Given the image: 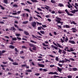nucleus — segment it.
<instances>
[{
	"instance_id": "1",
	"label": "nucleus",
	"mask_w": 78,
	"mask_h": 78,
	"mask_svg": "<svg viewBox=\"0 0 78 78\" xmlns=\"http://www.w3.org/2000/svg\"><path fill=\"white\" fill-rule=\"evenodd\" d=\"M45 6H46V7H41V8L42 9H43V10H45V8L46 10H47V11H48V9L50 8V7L47 5H45Z\"/></svg>"
},
{
	"instance_id": "2",
	"label": "nucleus",
	"mask_w": 78,
	"mask_h": 78,
	"mask_svg": "<svg viewBox=\"0 0 78 78\" xmlns=\"http://www.w3.org/2000/svg\"><path fill=\"white\" fill-rule=\"evenodd\" d=\"M55 21L56 22H57V23H58L60 21H62V19L59 17H58L57 16L56 17Z\"/></svg>"
},
{
	"instance_id": "3",
	"label": "nucleus",
	"mask_w": 78,
	"mask_h": 78,
	"mask_svg": "<svg viewBox=\"0 0 78 78\" xmlns=\"http://www.w3.org/2000/svg\"><path fill=\"white\" fill-rule=\"evenodd\" d=\"M48 74L49 75H50V74H55L56 75H58V73L56 71H55L54 72H50L49 73H48Z\"/></svg>"
},
{
	"instance_id": "4",
	"label": "nucleus",
	"mask_w": 78,
	"mask_h": 78,
	"mask_svg": "<svg viewBox=\"0 0 78 78\" xmlns=\"http://www.w3.org/2000/svg\"><path fill=\"white\" fill-rule=\"evenodd\" d=\"M62 39H63L62 40V39L61 38L60 39V40L61 41V42L62 43H64V41H65V37L63 36L62 37Z\"/></svg>"
},
{
	"instance_id": "5",
	"label": "nucleus",
	"mask_w": 78,
	"mask_h": 78,
	"mask_svg": "<svg viewBox=\"0 0 78 78\" xmlns=\"http://www.w3.org/2000/svg\"><path fill=\"white\" fill-rule=\"evenodd\" d=\"M32 25L33 27L34 28V27H35L36 25V23L35 22H32Z\"/></svg>"
},
{
	"instance_id": "6",
	"label": "nucleus",
	"mask_w": 78,
	"mask_h": 78,
	"mask_svg": "<svg viewBox=\"0 0 78 78\" xmlns=\"http://www.w3.org/2000/svg\"><path fill=\"white\" fill-rule=\"evenodd\" d=\"M68 43H71L73 44H76L74 41L73 40H69Z\"/></svg>"
},
{
	"instance_id": "7",
	"label": "nucleus",
	"mask_w": 78,
	"mask_h": 78,
	"mask_svg": "<svg viewBox=\"0 0 78 78\" xmlns=\"http://www.w3.org/2000/svg\"><path fill=\"white\" fill-rule=\"evenodd\" d=\"M72 30H73V33H76V31H77V30L75 28H72Z\"/></svg>"
},
{
	"instance_id": "8",
	"label": "nucleus",
	"mask_w": 78,
	"mask_h": 78,
	"mask_svg": "<svg viewBox=\"0 0 78 78\" xmlns=\"http://www.w3.org/2000/svg\"><path fill=\"white\" fill-rule=\"evenodd\" d=\"M70 50H69V49H67V51H69V52H70L71 51H74V50L73 48H70Z\"/></svg>"
},
{
	"instance_id": "9",
	"label": "nucleus",
	"mask_w": 78,
	"mask_h": 78,
	"mask_svg": "<svg viewBox=\"0 0 78 78\" xmlns=\"http://www.w3.org/2000/svg\"><path fill=\"white\" fill-rule=\"evenodd\" d=\"M57 69L58 70V71L59 72H61V71L62 70V68H59V67H57Z\"/></svg>"
},
{
	"instance_id": "10",
	"label": "nucleus",
	"mask_w": 78,
	"mask_h": 78,
	"mask_svg": "<svg viewBox=\"0 0 78 78\" xmlns=\"http://www.w3.org/2000/svg\"><path fill=\"white\" fill-rule=\"evenodd\" d=\"M10 30H12V31H13V32H15V31H16V29L15 28L12 27H11V29H9Z\"/></svg>"
},
{
	"instance_id": "11",
	"label": "nucleus",
	"mask_w": 78,
	"mask_h": 78,
	"mask_svg": "<svg viewBox=\"0 0 78 78\" xmlns=\"http://www.w3.org/2000/svg\"><path fill=\"white\" fill-rule=\"evenodd\" d=\"M57 44L58 46H56V47H59V48H63V47H62V46H61V45L60 44H58L57 43Z\"/></svg>"
},
{
	"instance_id": "12",
	"label": "nucleus",
	"mask_w": 78,
	"mask_h": 78,
	"mask_svg": "<svg viewBox=\"0 0 78 78\" xmlns=\"http://www.w3.org/2000/svg\"><path fill=\"white\" fill-rule=\"evenodd\" d=\"M32 37H33V38H34V39H38L37 37H38V38H39V37L37 35H36L37 37H36V36H35L34 35H32Z\"/></svg>"
},
{
	"instance_id": "13",
	"label": "nucleus",
	"mask_w": 78,
	"mask_h": 78,
	"mask_svg": "<svg viewBox=\"0 0 78 78\" xmlns=\"http://www.w3.org/2000/svg\"><path fill=\"white\" fill-rule=\"evenodd\" d=\"M44 67H45V65H44L40 64H39V67L44 68Z\"/></svg>"
},
{
	"instance_id": "14",
	"label": "nucleus",
	"mask_w": 78,
	"mask_h": 78,
	"mask_svg": "<svg viewBox=\"0 0 78 78\" xmlns=\"http://www.w3.org/2000/svg\"><path fill=\"white\" fill-rule=\"evenodd\" d=\"M65 42L66 43L68 42V41H69L68 37L67 36H66V38H65Z\"/></svg>"
},
{
	"instance_id": "15",
	"label": "nucleus",
	"mask_w": 78,
	"mask_h": 78,
	"mask_svg": "<svg viewBox=\"0 0 78 78\" xmlns=\"http://www.w3.org/2000/svg\"><path fill=\"white\" fill-rule=\"evenodd\" d=\"M68 4L69 5H67V6L68 8H70V6H71V4H70L69 2H68Z\"/></svg>"
},
{
	"instance_id": "16",
	"label": "nucleus",
	"mask_w": 78,
	"mask_h": 78,
	"mask_svg": "<svg viewBox=\"0 0 78 78\" xmlns=\"http://www.w3.org/2000/svg\"><path fill=\"white\" fill-rule=\"evenodd\" d=\"M9 48H12V49H14V48H15V47L12 45H10L9 46Z\"/></svg>"
},
{
	"instance_id": "17",
	"label": "nucleus",
	"mask_w": 78,
	"mask_h": 78,
	"mask_svg": "<svg viewBox=\"0 0 78 78\" xmlns=\"http://www.w3.org/2000/svg\"><path fill=\"white\" fill-rule=\"evenodd\" d=\"M77 70V69L76 67L73 68L72 71H75Z\"/></svg>"
},
{
	"instance_id": "18",
	"label": "nucleus",
	"mask_w": 78,
	"mask_h": 78,
	"mask_svg": "<svg viewBox=\"0 0 78 78\" xmlns=\"http://www.w3.org/2000/svg\"><path fill=\"white\" fill-rule=\"evenodd\" d=\"M3 3H5L6 4H8V0H4Z\"/></svg>"
},
{
	"instance_id": "19",
	"label": "nucleus",
	"mask_w": 78,
	"mask_h": 78,
	"mask_svg": "<svg viewBox=\"0 0 78 78\" xmlns=\"http://www.w3.org/2000/svg\"><path fill=\"white\" fill-rule=\"evenodd\" d=\"M32 49L33 50H34L35 51H36V47L34 45L33 47V48H32Z\"/></svg>"
},
{
	"instance_id": "20",
	"label": "nucleus",
	"mask_w": 78,
	"mask_h": 78,
	"mask_svg": "<svg viewBox=\"0 0 78 78\" xmlns=\"http://www.w3.org/2000/svg\"><path fill=\"white\" fill-rule=\"evenodd\" d=\"M59 6L60 7H64V5L62 3H59Z\"/></svg>"
},
{
	"instance_id": "21",
	"label": "nucleus",
	"mask_w": 78,
	"mask_h": 78,
	"mask_svg": "<svg viewBox=\"0 0 78 78\" xmlns=\"http://www.w3.org/2000/svg\"><path fill=\"white\" fill-rule=\"evenodd\" d=\"M40 32L42 34H45V32L44 31L41 30V31H40Z\"/></svg>"
},
{
	"instance_id": "22",
	"label": "nucleus",
	"mask_w": 78,
	"mask_h": 78,
	"mask_svg": "<svg viewBox=\"0 0 78 78\" xmlns=\"http://www.w3.org/2000/svg\"><path fill=\"white\" fill-rule=\"evenodd\" d=\"M28 22V21H26L24 22H23V24H27V23Z\"/></svg>"
},
{
	"instance_id": "23",
	"label": "nucleus",
	"mask_w": 78,
	"mask_h": 78,
	"mask_svg": "<svg viewBox=\"0 0 78 78\" xmlns=\"http://www.w3.org/2000/svg\"><path fill=\"white\" fill-rule=\"evenodd\" d=\"M65 62H70V60H68V59H67V58H65Z\"/></svg>"
},
{
	"instance_id": "24",
	"label": "nucleus",
	"mask_w": 78,
	"mask_h": 78,
	"mask_svg": "<svg viewBox=\"0 0 78 78\" xmlns=\"http://www.w3.org/2000/svg\"><path fill=\"white\" fill-rule=\"evenodd\" d=\"M51 2L53 4H55L56 3V2L55 1L53 0H51Z\"/></svg>"
},
{
	"instance_id": "25",
	"label": "nucleus",
	"mask_w": 78,
	"mask_h": 78,
	"mask_svg": "<svg viewBox=\"0 0 78 78\" xmlns=\"http://www.w3.org/2000/svg\"><path fill=\"white\" fill-rule=\"evenodd\" d=\"M29 44L30 47H34V45L32 44H31V43Z\"/></svg>"
},
{
	"instance_id": "26",
	"label": "nucleus",
	"mask_w": 78,
	"mask_h": 78,
	"mask_svg": "<svg viewBox=\"0 0 78 78\" xmlns=\"http://www.w3.org/2000/svg\"><path fill=\"white\" fill-rule=\"evenodd\" d=\"M30 42H32V43H34L35 44H37V42H35L34 41H32V40H30Z\"/></svg>"
},
{
	"instance_id": "27",
	"label": "nucleus",
	"mask_w": 78,
	"mask_h": 78,
	"mask_svg": "<svg viewBox=\"0 0 78 78\" xmlns=\"http://www.w3.org/2000/svg\"><path fill=\"white\" fill-rule=\"evenodd\" d=\"M12 64L13 65H14V66H16V65H18V63L17 62H13L12 63Z\"/></svg>"
},
{
	"instance_id": "28",
	"label": "nucleus",
	"mask_w": 78,
	"mask_h": 78,
	"mask_svg": "<svg viewBox=\"0 0 78 78\" xmlns=\"http://www.w3.org/2000/svg\"><path fill=\"white\" fill-rule=\"evenodd\" d=\"M65 62V61L64 60H62V61L60 60L59 61V63H63Z\"/></svg>"
},
{
	"instance_id": "29",
	"label": "nucleus",
	"mask_w": 78,
	"mask_h": 78,
	"mask_svg": "<svg viewBox=\"0 0 78 78\" xmlns=\"http://www.w3.org/2000/svg\"><path fill=\"white\" fill-rule=\"evenodd\" d=\"M24 10L25 11H27L28 12H30V11L29 9H24Z\"/></svg>"
},
{
	"instance_id": "30",
	"label": "nucleus",
	"mask_w": 78,
	"mask_h": 78,
	"mask_svg": "<svg viewBox=\"0 0 78 78\" xmlns=\"http://www.w3.org/2000/svg\"><path fill=\"white\" fill-rule=\"evenodd\" d=\"M63 23V22H61L60 21L59 22H57L56 24H55V25H56V24H58V23H60L61 24H62Z\"/></svg>"
},
{
	"instance_id": "31",
	"label": "nucleus",
	"mask_w": 78,
	"mask_h": 78,
	"mask_svg": "<svg viewBox=\"0 0 78 78\" xmlns=\"http://www.w3.org/2000/svg\"><path fill=\"white\" fill-rule=\"evenodd\" d=\"M70 12H72V13L74 14L75 13V10L74 9V10H73L70 11Z\"/></svg>"
},
{
	"instance_id": "32",
	"label": "nucleus",
	"mask_w": 78,
	"mask_h": 78,
	"mask_svg": "<svg viewBox=\"0 0 78 78\" xmlns=\"http://www.w3.org/2000/svg\"><path fill=\"white\" fill-rule=\"evenodd\" d=\"M65 27L66 28H70L69 26V25H66Z\"/></svg>"
},
{
	"instance_id": "33",
	"label": "nucleus",
	"mask_w": 78,
	"mask_h": 78,
	"mask_svg": "<svg viewBox=\"0 0 78 78\" xmlns=\"http://www.w3.org/2000/svg\"><path fill=\"white\" fill-rule=\"evenodd\" d=\"M43 72H46L48 71V70L47 69H43Z\"/></svg>"
},
{
	"instance_id": "34",
	"label": "nucleus",
	"mask_w": 78,
	"mask_h": 78,
	"mask_svg": "<svg viewBox=\"0 0 78 78\" xmlns=\"http://www.w3.org/2000/svg\"><path fill=\"white\" fill-rule=\"evenodd\" d=\"M69 59L70 60H72V61H75V60L73 58H70Z\"/></svg>"
},
{
	"instance_id": "35",
	"label": "nucleus",
	"mask_w": 78,
	"mask_h": 78,
	"mask_svg": "<svg viewBox=\"0 0 78 78\" xmlns=\"http://www.w3.org/2000/svg\"><path fill=\"white\" fill-rule=\"evenodd\" d=\"M31 1L33 2V3H34V2H37V1L36 0H31Z\"/></svg>"
},
{
	"instance_id": "36",
	"label": "nucleus",
	"mask_w": 78,
	"mask_h": 78,
	"mask_svg": "<svg viewBox=\"0 0 78 78\" xmlns=\"http://www.w3.org/2000/svg\"><path fill=\"white\" fill-rule=\"evenodd\" d=\"M65 11L66 12V13L68 14V15L69 13V12L67 11V9L65 10Z\"/></svg>"
},
{
	"instance_id": "37",
	"label": "nucleus",
	"mask_w": 78,
	"mask_h": 78,
	"mask_svg": "<svg viewBox=\"0 0 78 78\" xmlns=\"http://www.w3.org/2000/svg\"><path fill=\"white\" fill-rule=\"evenodd\" d=\"M58 66L60 67H62V64H60L58 63Z\"/></svg>"
},
{
	"instance_id": "38",
	"label": "nucleus",
	"mask_w": 78,
	"mask_h": 78,
	"mask_svg": "<svg viewBox=\"0 0 78 78\" xmlns=\"http://www.w3.org/2000/svg\"><path fill=\"white\" fill-rule=\"evenodd\" d=\"M24 33L26 35H28V34H29L26 31H24Z\"/></svg>"
},
{
	"instance_id": "39",
	"label": "nucleus",
	"mask_w": 78,
	"mask_h": 78,
	"mask_svg": "<svg viewBox=\"0 0 78 78\" xmlns=\"http://www.w3.org/2000/svg\"><path fill=\"white\" fill-rule=\"evenodd\" d=\"M12 6L13 7H17V6H18V5H17L16 4H14Z\"/></svg>"
},
{
	"instance_id": "40",
	"label": "nucleus",
	"mask_w": 78,
	"mask_h": 78,
	"mask_svg": "<svg viewBox=\"0 0 78 78\" xmlns=\"http://www.w3.org/2000/svg\"><path fill=\"white\" fill-rule=\"evenodd\" d=\"M69 69L68 70L69 71H72L73 70L70 67H69Z\"/></svg>"
},
{
	"instance_id": "41",
	"label": "nucleus",
	"mask_w": 78,
	"mask_h": 78,
	"mask_svg": "<svg viewBox=\"0 0 78 78\" xmlns=\"http://www.w3.org/2000/svg\"><path fill=\"white\" fill-rule=\"evenodd\" d=\"M33 19V18L31 16L29 18V21H31V20H33L32 19Z\"/></svg>"
},
{
	"instance_id": "42",
	"label": "nucleus",
	"mask_w": 78,
	"mask_h": 78,
	"mask_svg": "<svg viewBox=\"0 0 78 78\" xmlns=\"http://www.w3.org/2000/svg\"><path fill=\"white\" fill-rule=\"evenodd\" d=\"M42 27H43V28H46L47 27V26H46V25H42Z\"/></svg>"
},
{
	"instance_id": "43",
	"label": "nucleus",
	"mask_w": 78,
	"mask_h": 78,
	"mask_svg": "<svg viewBox=\"0 0 78 78\" xmlns=\"http://www.w3.org/2000/svg\"><path fill=\"white\" fill-rule=\"evenodd\" d=\"M8 59H9L10 61H11L12 62H13V60L12 59H11V58H8Z\"/></svg>"
},
{
	"instance_id": "44",
	"label": "nucleus",
	"mask_w": 78,
	"mask_h": 78,
	"mask_svg": "<svg viewBox=\"0 0 78 78\" xmlns=\"http://www.w3.org/2000/svg\"><path fill=\"white\" fill-rule=\"evenodd\" d=\"M56 77H58V78H59V76H56V75H54V78H55Z\"/></svg>"
},
{
	"instance_id": "45",
	"label": "nucleus",
	"mask_w": 78,
	"mask_h": 78,
	"mask_svg": "<svg viewBox=\"0 0 78 78\" xmlns=\"http://www.w3.org/2000/svg\"><path fill=\"white\" fill-rule=\"evenodd\" d=\"M26 71L27 72H32V71H31V70L30 69H28Z\"/></svg>"
},
{
	"instance_id": "46",
	"label": "nucleus",
	"mask_w": 78,
	"mask_h": 78,
	"mask_svg": "<svg viewBox=\"0 0 78 78\" xmlns=\"http://www.w3.org/2000/svg\"><path fill=\"white\" fill-rule=\"evenodd\" d=\"M55 60L56 61H58V57H56L55 58Z\"/></svg>"
},
{
	"instance_id": "47",
	"label": "nucleus",
	"mask_w": 78,
	"mask_h": 78,
	"mask_svg": "<svg viewBox=\"0 0 78 78\" xmlns=\"http://www.w3.org/2000/svg\"><path fill=\"white\" fill-rule=\"evenodd\" d=\"M58 13L59 14H62L63 13V12H62V11H58Z\"/></svg>"
},
{
	"instance_id": "48",
	"label": "nucleus",
	"mask_w": 78,
	"mask_h": 78,
	"mask_svg": "<svg viewBox=\"0 0 78 78\" xmlns=\"http://www.w3.org/2000/svg\"><path fill=\"white\" fill-rule=\"evenodd\" d=\"M18 30L20 31H23V30L21 29H18Z\"/></svg>"
},
{
	"instance_id": "49",
	"label": "nucleus",
	"mask_w": 78,
	"mask_h": 78,
	"mask_svg": "<svg viewBox=\"0 0 78 78\" xmlns=\"http://www.w3.org/2000/svg\"><path fill=\"white\" fill-rule=\"evenodd\" d=\"M12 40H13V41H16V40H17V38H16L15 37V38H12Z\"/></svg>"
},
{
	"instance_id": "50",
	"label": "nucleus",
	"mask_w": 78,
	"mask_h": 78,
	"mask_svg": "<svg viewBox=\"0 0 78 78\" xmlns=\"http://www.w3.org/2000/svg\"><path fill=\"white\" fill-rule=\"evenodd\" d=\"M67 77L68 78H72V76L71 75H69L67 76Z\"/></svg>"
},
{
	"instance_id": "51",
	"label": "nucleus",
	"mask_w": 78,
	"mask_h": 78,
	"mask_svg": "<svg viewBox=\"0 0 78 78\" xmlns=\"http://www.w3.org/2000/svg\"><path fill=\"white\" fill-rule=\"evenodd\" d=\"M45 17L47 18H50V15H46L45 16Z\"/></svg>"
},
{
	"instance_id": "52",
	"label": "nucleus",
	"mask_w": 78,
	"mask_h": 78,
	"mask_svg": "<svg viewBox=\"0 0 78 78\" xmlns=\"http://www.w3.org/2000/svg\"><path fill=\"white\" fill-rule=\"evenodd\" d=\"M22 16L23 17H25V16H26V14H25V13H23V14Z\"/></svg>"
},
{
	"instance_id": "53",
	"label": "nucleus",
	"mask_w": 78,
	"mask_h": 78,
	"mask_svg": "<svg viewBox=\"0 0 78 78\" xmlns=\"http://www.w3.org/2000/svg\"><path fill=\"white\" fill-rule=\"evenodd\" d=\"M22 48H27L24 46H22Z\"/></svg>"
},
{
	"instance_id": "54",
	"label": "nucleus",
	"mask_w": 78,
	"mask_h": 78,
	"mask_svg": "<svg viewBox=\"0 0 78 78\" xmlns=\"http://www.w3.org/2000/svg\"><path fill=\"white\" fill-rule=\"evenodd\" d=\"M57 25L58 26V27H59V28H60L61 29H62V27L61 26L58 25V24H57Z\"/></svg>"
},
{
	"instance_id": "55",
	"label": "nucleus",
	"mask_w": 78,
	"mask_h": 78,
	"mask_svg": "<svg viewBox=\"0 0 78 78\" xmlns=\"http://www.w3.org/2000/svg\"><path fill=\"white\" fill-rule=\"evenodd\" d=\"M72 22H73V24L74 25H76V23H75L74 21H72Z\"/></svg>"
},
{
	"instance_id": "56",
	"label": "nucleus",
	"mask_w": 78,
	"mask_h": 78,
	"mask_svg": "<svg viewBox=\"0 0 78 78\" xmlns=\"http://www.w3.org/2000/svg\"><path fill=\"white\" fill-rule=\"evenodd\" d=\"M54 66H55L54 65H50V67L51 68H53V67H54Z\"/></svg>"
},
{
	"instance_id": "57",
	"label": "nucleus",
	"mask_w": 78,
	"mask_h": 78,
	"mask_svg": "<svg viewBox=\"0 0 78 78\" xmlns=\"http://www.w3.org/2000/svg\"><path fill=\"white\" fill-rule=\"evenodd\" d=\"M68 16H73V15L71 13H69V15H68Z\"/></svg>"
},
{
	"instance_id": "58",
	"label": "nucleus",
	"mask_w": 78,
	"mask_h": 78,
	"mask_svg": "<svg viewBox=\"0 0 78 78\" xmlns=\"http://www.w3.org/2000/svg\"><path fill=\"white\" fill-rule=\"evenodd\" d=\"M54 35H56V36L57 35V34L56 32L54 31Z\"/></svg>"
},
{
	"instance_id": "59",
	"label": "nucleus",
	"mask_w": 78,
	"mask_h": 78,
	"mask_svg": "<svg viewBox=\"0 0 78 78\" xmlns=\"http://www.w3.org/2000/svg\"><path fill=\"white\" fill-rule=\"evenodd\" d=\"M51 13L52 14H54L55 13V12L54 11H52V12H51Z\"/></svg>"
},
{
	"instance_id": "60",
	"label": "nucleus",
	"mask_w": 78,
	"mask_h": 78,
	"mask_svg": "<svg viewBox=\"0 0 78 78\" xmlns=\"http://www.w3.org/2000/svg\"><path fill=\"white\" fill-rule=\"evenodd\" d=\"M27 3H28V4H29L30 5H31L32 3H31V2H30L29 1H27Z\"/></svg>"
},
{
	"instance_id": "61",
	"label": "nucleus",
	"mask_w": 78,
	"mask_h": 78,
	"mask_svg": "<svg viewBox=\"0 0 78 78\" xmlns=\"http://www.w3.org/2000/svg\"><path fill=\"white\" fill-rule=\"evenodd\" d=\"M53 43L54 44V45H55V46H57V44H56V43H55V42L53 41Z\"/></svg>"
},
{
	"instance_id": "62",
	"label": "nucleus",
	"mask_w": 78,
	"mask_h": 78,
	"mask_svg": "<svg viewBox=\"0 0 78 78\" xmlns=\"http://www.w3.org/2000/svg\"><path fill=\"white\" fill-rule=\"evenodd\" d=\"M2 63L3 64H8V62H3Z\"/></svg>"
},
{
	"instance_id": "63",
	"label": "nucleus",
	"mask_w": 78,
	"mask_h": 78,
	"mask_svg": "<svg viewBox=\"0 0 78 78\" xmlns=\"http://www.w3.org/2000/svg\"><path fill=\"white\" fill-rule=\"evenodd\" d=\"M17 12L12 13V15H17Z\"/></svg>"
},
{
	"instance_id": "64",
	"label": "nucleus",
	"mask_w": 78,
	"mask_h": 78,
	"mask_svg": "<svg viewBox=\"0 0 78 78\" xmlns=\"http://www.w3.org/2000/svg\"><path fill=\"white\" fill-rule=\"evenodd\" d=\"M62 53H63V54H66V51H64V50H63V51Z\"/></svg>"
}]
</instances>
